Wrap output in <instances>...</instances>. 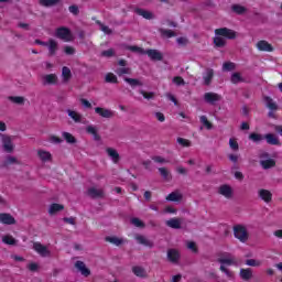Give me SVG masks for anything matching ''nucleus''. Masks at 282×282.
Here are the masks:
<instances>
[{
    "label": "nucleus",
    "instance_id": "30",
    "mask_svg": "<svg viewBox=\"0 0 282 282\" xmlns=\"http://www.w3.org/2000/svg\"><path fill=\"white\" fill-rule=\"evenodd\" d=\"M105 241H108V243H112L113 246H122L124 243V240L121 238H118L116 236H107L105 238Z\"/></svg>",
    "mask_w": 282,
    "mask_h": 282
},
{
    "label": "nucleus",
    "instance_id": "41",
    "mask_svg": "<svg viewBox=\"0 0 282 282\" xmlns=\"http://www.w3.org/2000/svg\"><path fill=\"white\" fill-rule=\"evenodd\" d=\"M63 138L68 144H76V138L69 132H63Z\"/></svg>",
    "mask_w": 282,
    "mask_h": 282
},
{
    "label": "nucleus",
    "instance_id": "50",
    "mask_svg": "<svg viewBox=\"0 0 282 282\" xmlns=\"http://www.w3.org/2000/svg\"><path fill=\"white\" fill-rule=\"evenodd\" d=\"M218 263H221V265H235V260L230 258H219Z\"/></svg>",
    "mask_w": 282,
    "mask_h": 282
},
{
    "label": "nucleus",
    "instance_id": "18",
    "mask_svg": "<svg viewBox=\"0 0 282 282\" xmlns=\"http://www.w3.org/2000/svg\"><path fill=\"white\" fill-rule=\"evenodd\" d=\"M167 260L170 263H178L180 261V251L176 249H169L167 250Z\"/></svg>",
    "mask_w": 282,
    "mask_h": 282
},
{
    "label": "nucleus",
    "instance_id": "2",
    "mask_svg": "<svg viewBox=\"0 0 282 282\" xmlns=\"http://www.w3.org/2000/svg\"><path fill=\"white\" fill-rule=\"evenodd\" d=\"M259 158H260V165L265 171H268V169H274V166H276V161H274L273 159H270V153L262 152L259 155Z\"/></svg>",
    "mask_w": 282,
    "mask_h": 282
},
{
    "label": "nucleus",
    "instance_id": "17",
    "mask_svg": "<svg viewBox=\"0 0 282 282\" xmlns=\"http://www.w3.org/2000/svg\"><path fill=\"white\" fill-rule=\"evenodd\" d=\"M218 193L227 199H230L232 197V187H230L228 184L221 185L218 189Z\"/></svg>",
    "mask_w": 282,
    "mask_h": 282
},
{
    "label": "nucleus",
    "instance_id": "27",
    "mask_svg": "<svg viewBox=\"0 0 282 282\" xmlns=\"http://www.w3.org/2000/svg\"><path fill=\"white\" fill-rule=\"evenodd\" d=\"M135 14H139V17H143V19H147L148 21H151V19H153V13L144 9H135Z\"/></svg>",
    "mask_w": 282,
    "mask_h": 282
},
{
    "label": "nucleus",
    "instance_id": "49",
    "mask_svg": "<svg viewBox=\"0 0 282 282\" xmlns=\"http://www.w3.org/2000/svg\"><path fill=\"white\" fill-rule=\"evenodd\" d=\"M231 10L236 14H243L246 12V7H242L241 4H234L231 7Z\"/></svg>",
    "mask_w": 282,
    "mask_h": 282
},
{
    "label": "nucleus",
    "instance_id": "12",
    "mask_svg": "<svg viewBox=\"0 0 282 282\" xmlns=\"http://www.w3.org/2000/svg\"><path fill=\"white\" fill-rule=\"evenodd\" d=\"M87 195L91 197V199H100L105 197V192L102 189H98L96 187H90L87 191Z\"/></svg>",
    "mask_w": 282,
    "mask_h": 282
},
{
    "label": "nucleus",
    "instance_id": "53",
    "mask_svg": "<svg viewBox=\"0 0 282 282\" xmlns=\"http://www.w3.org/2000/svg\"><path fill=\"white\" fill-rule=\"evenodd\" d=\"M128 50H130V52H134V53L141 54V55L147 54V51H144V48H142L140 46H128Z\"/></svg>",
    "mask_w": 282,
    "mask_h": 282
},
{
    "label": "nucleus",
    "instance_id": "7",
    "mask_svg": "<svg viewBox=\"0 0 282 282\" xmlns=\"http://www.w3.org/2000/svg\"><path fill=\"white\" fill-rule=\"evenodd\" d=\"M204 100L208 105H217V102H219V100H221V97L217 93H206L204 95Z\"/></svg>",
    "mask_w": 282,
    "mask_h": 282
},
{
    "label": "nucleus",
    "instance_id": "57",
    "mask_svg": "<svg viewBox=\"0 0 282 282\" xmlns=\"http://www.w3.org/2000/svg\"><path fill=\"white\" fill-rule=\"evenodd\" d=\"M246 265H250L251 268H258V265H261V262H258L254 259H248L246 260Z\"/></svg>",
    "mask_w": 282,
    "mask_h": 282
},
{
    "label": "nucleus",
    "instance_id": "6",
    "mask_svg": "<svg viewBox=\"0 0 282 282\" xmlns=\"http://www.w3.org/2000/svg\"><path fill=\"white\" fill-rule=\"evenodd\" d=\"M33 250H35V252H37L40 257H50L52 254L47 247L43 246V243L41 242H34Z\"/></svg>",
    "mask_w": 282,
    "mask_h": 282
},
{
    "label": "nucleus",
    "instance_id": "32",
    "mask_svg": "<svg viewBox=\"0 0 282 282\" xmlns=\"http://www.w3.org/2000/svg\"><path fill=\"white\" fill-rule=\"evenodd\" d=\"M135 239L138 243H141V246H147V248H153V241L147 239L144 236H137Z\"/></svg>",
    "mask_w": 282,
    "mask_h": 282
},
{
    "label": "nucleus",
    "instance_id": "1",
    "mask_svg": "<svg viewBox=\"0 0 282 282\" xmlns=\"http://www.w3.org/2000/svg\"><path fill=\"white\" fill-rule=\"evenodd\" d=\"M234 237L239 239L241 243H246L250 238L248 234V229L243 225H236L234 226Z\"/></svg>",
    "mask_w": 282,
    "mask_h": 282
},
{
    "label": "nucleus",
    "instance_id": "60",
    "mask_svg": "<svg viewBox=\"0 0 282 282\" xmlns=\"http://www.w3.org/2000/svg\"><path fill=\"white\" fill-rule=\"evenodd\" d=\"M176 142L181 144V147H191V141L184 138H177Z\"/></svg>",
    "mask_w": 282,
    "mask_h": 282
},
{
    "label": "nucleus",
    "instance_id": "29",
    "mask_svg": "<svg viewBox=\"0 0 282 282\" xmlns=\"http://www.w3.org/2000/svg\"><path fill=\"white\" fill-rule=\"evenodd\" d=\"M132 272L135 276L140 279H147V270L142 267H133Z\"/></svg>",
    "mask_w": 282,
    "mask_h": 282
},
{
    "label": "nucleus",
    "instance_id": "42",
    "mask_svg": "<svg viewBox=\"0 0 282 282\" xmlns=\"http://www.w3.org/2000/svg\"><path fill=\"white\" fill-rule=\"evenodd\" d=\"M67 113L69 118H72L75 122H83V116H80L76 111L67 110Z\"/></svg>",
    "mask_w": 282,
    "mask_h": 282
},
{
    "label": "nucleus",
    "instance_id": "48",
    "mask_svg": "<svg viewBox=\"0 0 282 282\" xmlns=\"http://www.w3.org/2000/svg\"><path fill=\"white\" fill-rule=\"evenodd\" d=\"M237 68V65L232 62H225L223 64V72H234Z\"/></svg>",
    "mask_w": 282,
    "mask_h": 282
},
{
    "label": "nucleus",
    "instance_id": "5",
    "mask_svg": "<svg viewBox=\"0 0 282 282\" xmlns=\"http://www.w3.org/2000/svg\"><path fill=\"white\" fill-rule=\"evenodd\" d=\"M0 138H2V147L6 151V153H13L14 152V144H12V138L8 134H0Z\"/></svg>",
    "mask_w": 282,
    "mask_h": 282
},
{
    "label": "nucleus",
    "instance_id": "11",
    "mask_svg": "<svg viewBox=\"0 0 282 282\" xmlns=\"http://www.w3.org/2000/svg\"><path fill=\"white\" fill-rule=\"evenodd\" d=\"M11 164H21V161L17 156L8 155L0 165V169H9Z\"/></svg>",
    "mask_w": 282,
    "mask_h": 282
},
{
    "label": "nucleus",
    "instance_id": "16",
    "mask_svg": "<svg viewBox=\"0 0 282 282\" xmlns=\"http://www.w3.org/2000/svg\"><path fill=\"white\" fill-rule=\"evenodd\" d=\"M46 47H48V56H56V52H58V42L50 39Z\"/></svg>",
    "mask_w": 282,
    "mask_h": 282
},
{
    "label": "nucleus",
    "instance_id": "44",
    "mask_svg": "<svg viewBox=\"0 0 282 282\" xmlns=\"http://www.w3.org/2000/svg\"><path fill=\"white\" fill-rule=\"evenodd\" d=\"M249 140H252V142L259 143V142H262V140H264V137L260 133L252 132L249 134Z\"/></svg>",
    "mask_w": 282,
    "mask_h": 282
},
{
    "label": "nucleus",
    "instance_id": "33",
    "mask_svg": "<svg viewBox=\"0 0 282 282\" xmlns=\"http://www.w3.org/2000/svg\"><path fill=\"white\" fill-rule=\"evenodd\" d=\"M264 101L270 111H276V109H279V106L276 105V102H274V100L271 97H264Z\"/></svg>",
    "mask_w": 282,
    "mask_h": 282
},
{
    "label": "nucleus",
    "instance_id": "55",
    "mask_svg": "<svg viewBox=\"0 0 282 282\" xmlns=\"http://www.w3.org/2000/svg\"><path fill=\"white\" fill-rule=\"evenodd\" d=\"M116 74L118 76H124V74H131V68L130 67H122V68H118L116 70Z\"/></svg>",
    "mask_w": 282,
    "mask_h": 282
},
{
    "label": "nucleus",
    "instance_id": "19",
    "mask_svg": "<svg viewBox=\"0 0 282 282\" xmlns=\"http://www.w3.org/2000/svg\"><path fill=\"white\" fill-rule=\"evenodd\" d=\"M258 195L262 202H265V204H270V202H272V192L268 189H259Z\"/></svg>",
    "mask_w": 282,
    "mask_h": 282
},
{
    "label": "nucleus",
    "instance_id": "64",
    "mask_svg": "<svg viewBox=\"0 0 282 282\" xmlns=\"http://www.w3.org/2000/svg\"><path fill=\"white\" fill-rule=\"evenodd\" d=\"M187 248H188V250H192V252H198L197 245L193 241L187 243Z\"/></svg>",
    "mask_w": 282,
    "mask_h": 282
},
{
    "label": "nucleus",
    "instance_id": "21",
    "mask_svg": "<svg viewBox=\"0 0 282 282\" xmlns=\"http://www.w3.org/2000/svg\"><path fill=\"white\" fill-rule=\"evenodd\" d=\"M124 83H128L132 89H135V87H142L144 83L138 78H131V77H123Z\"/></svg>",
    "mask_w": 282,
    "mask_h": 282
},
{
    "label": "nucleus",
    "instance_id": "54",
    "mask_svg": "<svg viewBox=\"0 0 282 282\" xmlns=\"http://www.w3.org/2000/svg\"><path fill=\"white\" fill-rule=\"evenodd\" d=\"M200 122L202 124H204V127H206V129L208 130L213 129V123L208 121V118H206V116H200Z\"/></svg>",
    "mask_w": 282,
    "mask_h": 282
},
{
    "label": "nucleus",
    "instance_id": "58",
    "mask_svg": "<svg viewBox=\"0 0 282 282\" xmlns=\"http://www.w3.org/2000/svg\"><path fill=\"white\" fill-rule=\"evenodd\" d=\"M220 270L224 272V274H226V276H228V279H232V276H235V274L228 270L224 264L220 265Z\"/></svg>",
    "mask_w": 282,
    "mask_h": 282
},
{
    "label": "nucleus",
    "instance_id": "46",
    "mask_svg": "<svg viewBox=\"0 0 282 282\" xmlns=\"http://www.w3.org/2000/svg\"><path fill=\"white\" fill-rule=\"evenodd\" d=\"M37 155L42 160V162H47V160H52V154L43 150H40L37 152Z\"/></svg>",
    "mask_w": 282,
    "mask_h": 282
},
{
    "label": "nucleus",
    "instance_id": "39",
    "mask_svg": "<svg viewBox=\"0 0 282 282\" xmlns=\"http://www.w3.org/2000/svg\"><path fill=\"white\" fill-rule=\"evenodd\" d=\"M232 85H238V83H246V79L241 77V73H234L230 77Z\"/></svg>",
    "mask_w": 282,
    "mask_h": 282
},
{
    "label": "nucleus",
    "instance_id": "35",
    "mask_svg": "<svg viewBox=\"0 0 282 282\" xmlns=\"http://www.w3.org/2000/svg\"><path fill=\"white\" fill-rule=\"evenodd\" d=\"M240 276L243 281H250L252 279V269H241Z\"/></svg>",
    "mask_w": 282,
    "mask_h": 282
},
{
    "label": "nucleus",
    "instance_id": "45",
    "mask_svg": "<svg viewBox=\"0 0 282 282\" xmlns=\"http://www.w3.org/2000/svg\"><path fill=\"white\" fill-rule=\"evenodd\" d=\"M159 32L162 36H166V39H173V36H177V34L172 30L160 29Z\"/></svg>",
    "mask_w": 282,
    "mask_h": 282
},
{
    "label": "nucleus",
    "instance_id": "4",
    "mask_svg": "<svg viewBox=\"0 0 282 282\" xmlns=\"http://www.w3.org/2000/svg\"><path fill=\"white\" fill-rule=\"evenodd\" d=\"M55 36L66 42L74 41V39L72 37V31L65 26L58 28L55 32Z\"/></svg>",
    "mask_w": 282,
    "mask_h": 282
},
{
    "label": "nucleus",
    "instance_id": "22",
    "mask_svg": "<svg viewBox=\"0 0 282 282\" xmlns=\"http://www.w3.org/2000/svg\"><path fill=\"white\" fill-rule=\"evenodd\" d=\"M165 224L169 228H173L174 230H180V228H182V219L180 218H171L170 220H166Z\"/></svg>",
    "mask_w": 282,
    "mask_h": 282
},
{
    "label": "nucleus",
    "instance_id": "28",
    "mask_svg": "<svg viewBox=\"0 0 282 282\" xmlns=\"http://www.w3.org/2000/svg\"><path fill=\"white\" fill-rule=\"evenodd\" d=\"M2 243H6L7 246H18L19 240L11 235H6L2 237Z\"/></svg>",
    "mask_w": 282,
    "mask_h": 282
},
{
    "label": "nucleus",
    "instance_id": "3",
    "mask_svg": "<svg viewBox=\"0 0 282 282\" xmlns=\"http://www.w3.org/2000/svg\"><path fill=\"white\" fill-rule=\"evenodd\" d=\"M214 32L216 36H221L225 40L228 39L229 41H235V39H237V32L232 29L220 28L216 29Z\"/></svg>",
    "mask_w": 282,
    "mask_h": 282
},
{
    "label": "nucleus",
    "instance_id": "63",
    "mask_svg": "<svg viewBox=\"0 0 282 282\" xmlns=\"http://www.w3.org/2000/svg\"><path fill=\"white\" fill-rule=\"evenodd\" d=\"M115 52L112 48L106 50L101 52V56H106L107 58H111L113 56Z\"/></svg>",
    "mask_w": 282,
    "mask_h": 282
},
{
    "label": "nucleus",
    "instance_id": "8",
    "mask_svg": "<svg viewBox=\"0 0 282 282\" xmlns=\"http://www.w3.org/2000/svg\"><path fill=\"white\" fill-rule=\"evenodd\" d=\"M0 223L6 226H14V224H17V219L13 218L12 214L2 213L0 214Z\"/></svg>",
    "mask_w": 282,
    "mask_h": 282
},
{
    "label": "nucleus",
    "instance_id": "13",
    "mask_svg": "<svg viewBox=\"0 0 282 282\" xmlns=\"http://www.w3.org/2000/svg\"><path fill=\"white\" fill-rule=\"evenodd\" d=\"M257 48L259 52H274L272 44L268 43L265 40H261L257 43Z\"/></svg>",
    "mask_w": 282,
    "mask_h": 282
},
{
    "label": "nucleus",
    "instance_id": "15",
    "mask_svg": "<svg viewBox=\"0 0 282 282\" xmlns=\"http://www.w3.org/2000/svg\"><path fill=\"white\" fill-rule=\"evenodd\" d=\"M106 153L108 158L112 160L113 164H118V162H120V153H118V150L113 148H107Z\"/></svg>",
    "mask_w": 282,
    "mask_h": 282
},
{
    "label": "nucleus",
    "instance_id": "9",
    "mask_svg": "<svg viewBox=\"0 0 282 282\" xmlns=\"http://www.w3.org/2000/svg\"><path fill=\"white\" fill-rule=\"evenodd\" d=\"M145 54L151 58L152 61H164V55L162 52L153 48H149L145 51Z\"/></svg>",
    "mask_w": 282,
    "mask_h": 282
},
{
    "label": "nucleus",
    "instance_id": "36",
    "mask_svg": "<svg viewBox=\"0 0 282 282\" xmlns=\"http://www.w3.org/2000/svg\"><path fill=\"white\" fill-rule=\"evenodd\" d=\"M159 173H160L161 177H163V180H165V182H171V180H172L171 172H169V170L166 167H159Z\"/></svg>",
    "mask_w": 282,
    "mask_h": 282
},
{
    "label": "nucleus",
    "instance_id": "20",
    "mask_svg": "<svg viewBox=\"0 0 282 282\" xmlns=\"http://www.w3.org/2000/svg\"><path fill=\"white\" fill-rule=\"evenodd\" d=\"M264 140H267V144H271L273 147H280L281 145V141L273 133L265 134Z\"/></svg>",
    "mask_w": 282,
    "mask_h": 282
},
{
    "label": "nucleus",
    "instance_id": "52",
    "mask_svg": "<svg viewBox=\"0 0 282 282\" xmlns=\"http://www.w3.org/2000/svg\"><path fill=\"white\" fill-rule=\"evenodd\" d=\"M130 224H132V226H135L137 228L145 227L144 223L140 220V218H131Z\"/></svg>",
    "mask_w": 282,
    "mask_h": 282
},
{
    "label": "nucleus",
    "instance_id": "37",
    "mask_svg": "<svg viewBox=\"0 0 282 282\" xmlns=\"http://www.w3.org/2000/svg\"><path fill=\"white\" fill-rule=\"evenodd\" d=\"M182 194H178L177 192H172L166 196L167 202H182Z\"/></svg>",
    "mask_w": 282,
    "mask_h": 282
},
{
    "label": "nucleus",
    "instance_id": "43",
    "mask_svg": "<svg viewBox=\"0 0 282 282\" xmlns=\"http://www.w3.org/2000/svg\"><path fill=\"white\" fill-rule=\"evenodd\" d=\"M139 94H141V96H143V98H145V100H155L154 91L147 93L145 90L140 89Z\"/></svg>",
    "mask_w": 282,
    "mask_h": 282
},
{
    "label": "nucleus",
    "instance_id": "56",
    "mask_svg": "<svg viewBox=\"0 0 282 282\" xmlns=\"http://www.w3.org/2000/svg\"><path fill=\"white\" fill-rule=\"evenodd\" d=\"M68 11L72 14H74L75 17H78V14H80V10L78 9V6H76V4L68 7Z\"/></svg>",
    "mask_w": 282,
    "mask_h": 282
},
{
    "label": "nucleus",
    "instance_id": "10",
    "mask_svg": "<svg viewBox=\"0 0 282 282\" xmlns=\"http://www.w3.org/2000/svg\"><path fill=\"white\" fill-rule=\"evenodd\" d=\"M213 78H215V70L213 68H206V72L203 75L204 85L206 87H210V84L213 83Z\"/></svg>",
    "mask_w": 282,
    "mask_h": 282
},
{
    "label": "nucleus",
    "instance_id": "51",
    "mask_svg": "<svg viewBox=\"0 0 282 282\" xmlns=\"http://www.w3.org/2000/svg\"><path fill=\"white\" fill-rule=\"evenodd\" d=\"M97 25H99L101 32H104L105 34H113V31L111 29H109V26L102 24V22L97 21Z\"/></svg>",
    "mask_w": 282,
    "mask_h": 282
},
{
    "label": "nucleus",
    "instance_id": "61",
    "mask_svg": "<svg viewBox=\"0 0 282 282\" xmlns=\"http://www.w3.org/2000/svg\"><path fill=\"white\" fill-rule=\"evenodd\" d=\"M172 83H174L177 86L186 85V82H184V78L176 76L172 79Z\"/></svg>",
    "mask_w": 282,
    "mask_h": 282
},
{
    "label": "nucleus",
    "instance_id": "40",
    "mask_svg": "<svg viewBox=\"0 0 282 282\" xmlns=\"http://www.w3.org/2000/svg\"><path fill=\"white\" fill-rule=\"evenodd\" d=\"M58 3H61V0H40V6L44 8H53V6H58Z\"/></svg>",
    "mask_w": 282,
    "mask_h": 282
},
{
    "label": "nucleus",
    "instance_id": "34",
    "mask_svg": "<svg viewBox=\"0 0 282 282\" xmlns=\"http://www.w3.org/2000/svg\"><path fill=\"white\" fill-rule=\"evenodd\" d=\"M214 45L215 47H225L227 45L226 40L221 35H216L214 37Z\"/></svg>",
    "mask_w": 282,
    "mask_h": 282
},
{
    "label": "nucleus",
    "instance_id": "25",
    "mask_svg": "<svg viewBox=\"0 0 282 282\" xmlns=\"http://www.w3.org/2000/svg\"><path fill=\"white\" fill-rule=\"evenodd\" d=\"M61 210H65V206L57 203H53L48 207V215H56V213H61Z\"/></svg>",
    "mask_w": 282,
    "mask_h": 282
},
{
    "label": "nucleus",
    "instance_id": "38",
    "mask_svg": "<svg viewBox=\"0 0 282 282\" xmlns=\"http://www.w3.org/2000/svg\"><path fill=\"white\" fill-rule=\"evenodd\" d=\"M8 100H10V102H13L14 105H25V97L9 96Z\"/></svg>",
    "mask_w": 282,
    "mask_h": 282
},
{
    "label": "nucleus",
    "instance_id": "26",
    "mask_svg": "<svg viewBox=\"0 0 282 282\" xmlns=\"http://www.w3.org/2000/svg\"><path fill=\"white\" fill-rule=\"evenodd\" d=\"M86 132L89 133L90 135H93V138H94V140H96V142H100L101 137H100V134H98V130L96 129V127H94V126L86 127Z\"/></svg>",
    "mask_w": 282,
    "mask_h": 282
},
{
    "label": "nucleus",
    "instance_id": "59",
    "mask_svg": "<svg viewBox=\"0 0 282 282\" xmlns=\"http://www.w3.org/2000/svg\"><path fill=\"white\" fill-rule=\"evenodd\" d=\"M229 147L232 151H239V143L235 139L229 140Z\"/></svg>",
    "mask_w": 282,
    "mask_h": 282
},
{
    "label": "nucleus",
    "instance_id": "62",
    "mask_svg": "<svg viewBox=\"0 0 282 282\" xmlns=\"http://www.w3.org/2000/svg\"><path fill=\"white\" fill-rule=\"evenodd\" d=\"M64 52L68 56H72V55L76 54V50L74 47H72V46H65L64 47Z\"/></svg>",
    "mask_w": 282,
    "mask_h": 282
},
{
    "label": "nucleus",
    "instance_id": "24",
    "mask_svg": "<svg viewBox=\"0 0 282 282\" xmlns=\"http://www.w3.org/2000/svg\"><path fill=\"white\" fill-rule=\"evenodd\" d=\"M58 77L56 74H48L43 77V85H56Z\"/></svg>",
    "mask_w": 282,
    "mask_h": 282
},
{
    "label": "nucleus",
    "instance_id": "23",
    "mask_svg": "<svg viewBox=\"0 0 282 282\" xmlns=\"http://www.w3.org/2000/svg\"><path fill=\"white\" fill-rule=\"evenodd\" d=\"M95 112L98 113V116H101V118H113V111L107 109V108H95Z\"/></svg>",
    "mask_w": 282,
    "mask_h": 282
},
{
    "label": "nucleus",
    "instance_id": "31",
    "mask_svg": "<svg viewBox=\"0 0 282 282\" xmlns=\"http://www.w3.org/2000/svg\"><path fill=\"white\" fill-rule=\"evenodd\" d=\"M63 83H69L72 80V69L69 67L64 66L62 68Z\"/></svg>",
    "mask_w": 282,
    "mask_h": 282
},
{
    "label": "nucleus",
    "instance_id": "14",
    "mask_svg": "<svg viewBox=\"0 0 282 282\" xmlns=\"http://www.w3.org/2000/svg\"><path fill=\"white\" fill-rule=\"evenodd\" d=\"M75 268L80 271V274H83V276H89L91 274V270H89L85 262L80 260L75 262Z\"/></svg>",
    "mask_w": 282,
    "mask_h": 282
},
{
    "label": "nucleus",
    "instance_id": "47",
    "mask_svg": "<svg viewBox=\"0 0 282 282\" xmlns=\"http://www.w3.org/2000/svg\"><path fill=\"white\" fill-rule=\"evenodd\" d=\"M105 80L106 83L118 85V77L113 73L106 74Z\"/></svg>",
    "mask_w": 282,
    "mask_h": 282
}]
</instances>
